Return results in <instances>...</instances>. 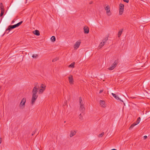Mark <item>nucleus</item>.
I'll return each instance as SVG.
<instances>
[{
  "mask_svg": "<svg viewBox=\"0 0 150 150\" xmlns=\"http://www.w3.org/2000/svg\"><path fill=\"white\" fill-rule=\"evenodd\" d=\"M55 38L54 36H52L51 38V40L52 42H54L55 40Z\"/></svg>",
  "mask_w": 150,
  "mask_h": 150,
  "instance_id": "nucleus-20",
  "label": "nucleus"
},
{
  "mask_svg": "<svg viewBox=\"0 0 150 150\" xmlns=\"http://www.w3.org/2000/svg\"><path fill=\"white\" fill-rule=\"evenodd\" d=\"M46 87L45 85L41 84L40 87V88L39 91L38 93L39 94H42L45 89Z\"/></svg>",
  "mask_w": 150,
  "mask_h": 150,
  "instance_id": "nucleus-4",
  "label": "nucleus"
},
{
  "mask_svg": "<svg viewBox=\"0 0 150 150\" xmlns=\"http://www.w3.org/2000/svg\"><path fill=\"white\" fill-rule=\"evenodd\" d=\"M100 106L103 108H105L106 107V105L104 101L100 100Z\"/></svg>",
  "mask_w": 150,
  "mask_h": 150,
  "instance_id": "nucleus-13",
  "label": "nucleus"
},
{
  "mask_svg": "<svg viewBox=\"0 0 150 150\" xmlns=\"http://www.w3.org/2000/svg\"><path fill=\"white\" fill-rule=\"evenodd\" d=\"M144 139H146L147 138V136H145L144 137Z\"/></svg>",
  "mask_w": 150,
  "mask_h": 150,
  "instance_id": "nucleus-28",
  "label": "nucleus"
},
{
  "mask_svg": "<svg viewBox=\"0 0 150 150\" xmlns=\"http://www.w3.org/2000/svg\"><path fill=\"white\" fill-rule=\"evenodd\" d=\"M75 62H73L69 66V67L74 68V67Z\"/></svg>",
  "mask_w": 150,
  "mask_h": 150,
  "instance_id": "nucleus-19",
  "label": "nucleus"
},
{
  "mask_svg": "<svg viewBox=\"0 0 150 150\" xmlns=\"http://www.w3.org/2000/svg\"><path fill=\"white\" fill-rule=\"evenodd\" d=\"M141 120L140 117H139L138 119L137 120L136 122H134L130 126V127L129 129H132L134 127L137 125L140 122Z\"/></svg>",
  "mask_w": 150,
  "mask_h": 150,
  "instance_id": "nucleus-6",
  "label": "nucleus"
},
{
  "mask_svg": "<svg viewBox=\"0 0 150 150\" xmlns=\"http://www.w3.org/2000/svg\"><path fill=\"white\" fill-rule=\"evenodd\" d=\"M79 110L82 112H83L85 110L84 102L82 100L81 97L79 98Z\"/></svg>",
  "mask_w": 150,
  "mask_h": 150,
  "instance_id": "nucleus-2",
  "label": "nucleus"
},
{
  "mask_svg": "<svg viewBox=\"0 0 150 150\" xmlns=\"http://www.w3.org/2000/svg\"><path fill=\"white\" fill-rule=\"evenodd\" d=\"M2 141L1 138H0V144L1 143Z\"/></svg>",
  "mask_w": 150,
  "mask_h": 150,
  "instance_id": "nucleus-29",
  "label": "nucleus"
},
{
  "mask_svg": "<svg viewBox=\"0 0 150 150\" xmlns=\"http://www.w3.org/2000/svg\"><path fill=\"white\" fill-rule=\"evenodd\" d=\"M40 86L38 85L35 86V87L33 88L32 93V97L31 98L30 103L32 105L34 104L36 101L38 97V95L37 93L38 92V90Z\"/></svg>",
  "mask_w": 150,
  "mask_h": 150,
  "instance_id": "nucleus-1",
  "label": "nucleus"
},
{
  "mask_svg": "<svg viewBox=\"0 0 150 150\" xmlns=\"http://www.w3.org/2000/svg\"><path fill=\"white\" fill-rule=\"evenodd\" d=\"M32 57L34 58L37 59L38 57V54H33V55Z\"/></svg>",
  "mask_w": 150,
  "mask_h": 150,
  "instance_id": "nucleus-21",
  "label": "nucleus"
},
{
  "mask_svg": "<svg viewBox=\"0 0 150 150\" xmlns=\"http://www.w3.org/2000/svg\"><path fill=\"white\" fill-rule=\"evenodd\" d=\"M68 78L69 83L71 84H73V83L74 80L72 76L71 75L69 76Z\"/></svg>",
  "mask_w": 150,
  "mask_h": 150,
  "instance_id": "nucleus-14",
  "label": "nucleus"
},
{
  "mask_svg": "<svg viewBox=\"0 0 150 150\" xmlns=\"http://www.w3.org/2000/svg\"><path fill=\"white\" fill-rule=\"evenodd\" d=\"M122 30H121L119 31L118 32V37H120V36H121V34L122 33Z\"/></svg>",
  "mask_w": 150,
  "mask_h": 150,
  "instance_id": "nucleus-22",
  "label": "nucleus"
},
{
  "mask_svg": "<svg viewBox=\"0 0 150 150\" xmlns=\"http://www.w3.org/2000/svg\"><path fill=\"white\" fill-rule=\"evenodd\" d=\"M93 3V2L92 1H91V2L90 3V4H92Z\"/></svg>",
  "mask_w": 150,
  "mask_h": 150,
  "instance_id": "nucleus-31",
  "label": "nucleus"
},
{
  "mask_svg": "<svg viewBox=\"0 0 150 150\" xmlns=\"http://www.w3.org/2000/svg\"><path fill=\"white\" fill-rule=\"evenodd\" d=\"M104 134V132H103L101 134H100L99 135L98 137H101Z\"/></svg>",
  "mask_w": 150,
  "mask_h": 150,
  "instance_id": "nucleus-24",
  "label": "nucleus"
},
{
  "mask_svg": "<svg viewBox=\"0 0 150 150\" xmlns=\"http://www.w3.org/2000/svg\"><path fill=\"white\" fill-rule=\"evenodd\" d=\"M124 5L122 4H120L119 5V14L121 15L124 11Z\"/></svg>",
  "mask_w": 150,
  "mask_h": 150,
  "instance_id": "nucleus-7",
  "label": "nucleus"
},
{
  "mask_svg": "<svg viewBox=\"0 0 150 150\" xmlns=\"http://www.w3.org/2000/svg\"><path fill=\"white\" fill-rule=\"evenodd\" d=\"M76 132L75 131H71L70 132V137H72L74 135L76 134Z\"/></svg>",
  "mask_w": 150,
  "mask_h": 150,
  "instance_id": "nucleus-17",
  "label": "nucleus"
},
{
  "mask_svg": "<svg viewBox=\"0 0 150 150\" xmlns=\"http://www.w3.org/2000/svg\"><path fill=\"white\" fill-rule=\"evenodd\" d=\"M34 133H33V134H32V135H33L34 134Z\"/></svg>",
  "mask_w": 150,
  "mask_h": 150,
  "instance_id": "nucleus-32",
  "label": "nucleus"
},
{
  "mask_svg": "<svg viewBox=\"0 0 150 150\" xmlns=\"http://www.w3.org/2000/svg\"><path fill=\"white\" fill-rule=\"evenodd\" d=\"M81 44V42L80 41H77L74 46V48L75 50L77 49L79 47Z\"/></svg>",
  "mask_w": 150,
  "mask_h": 150,
  "instance_id": "nucleus-12",
  "label": "nucleus"
},
{
  "mask_svg": "<svg viewBox=\"0 0 150 150\" xmlns=\"http://www.w3.org/2000/svg\"><path fill=\"white\" fill-rule=\"evenodd\" d=\"M124 1L128 3L129 2V0H123Z\"/></svg>",
  "mask_w": 150,
  "mask_h": 150,
  "instance_id": "nucleus-26",
  "label": "nucleus"
},
{
  "mask_svg": "<svg viewBox=\"0 0 150 150\" xmlns=\"http://www.w3.org/2000/svg\"><path fill=\"white\" fill-rule=\"evenodd\" d=\"M17 27V26L16 24L12 25L9 26L8 28L6 30L5 33H7V34L8 33L11 29Z\"/></svg>",
  "mask_w": 150,
  "mask_h": 150,
  "instance_id": "nucleus-8",
  "label": "nucleus"
},
{
  "mask_svg": "<svg viewBox=\"0 0 150 150\" xmlns=\"http://www.w3.org/2000/svg\"><path fill=\"white\" fill-rule=\"evenodd\" d=\"M103 90H100V92H99V93H102L103 92Z\"/></svg>",
  "mask_w": 150,
  "mask_h": 150,
  "instance_id": "nucleus-27",
  "label": "nucleus"
},
{
  "mask_svg": "<svg viewBox=\"0 0 150 150\" xmlns=\"http://www.w3.org/2000/svg\"><path fill=\"white\" fill-rule=\"evenodd\" d=\"M0 8L1 11L0 16L1 17L3 16L5 11L4 7L2 3L0 4Z\"/></svg>",
  "mask_w": 150,
  "mask_h": 150,
  "instance_id": "nucleus-9",
  "label": "nucleus"
},
{
  "mask_svg": "<svg viewBox=\"0 0 150 150\" xmlns=\"http://www.w3.org/2000/svg\"><path fill=\"white\" fill-rule=\"evenodd\" d=\"M107 40L106 39H103L102 42L100 43V45L98 46V48L99 49L102 48L104 45L105 43L106 42Z\"/></svg>",
  "mask_w": 150,
  "mask_h": 150,
  "instance_id": "nucleus-11",
  "label": "nucleus"
},
{
  "mask_svg": "<svg viewBox=\"0 0 150 150\" xmlns=\"http://www.w3.org/2000/svg\"><path fill=\"white\" fill-rule=\"evenodd\" d=\"M111 150H117L116 149H112Z\"/></svg>",
  "mask_w": 150,
  "mask_h": 150,
  "instance_id": "nucleus-30",
  "label": "nucleus"
},
{
  "mask_svg": "<svg viewBox=\"0 0 150 150\" xmlns=\"http://www.w3.org/2000/svg\"><path fill=\"white\" fill-rule=\"evenodd\" d=\"M83 30L85 33L88 34L89 33V28L87 26H85L84 27Z\"/></svg>",
  "mask_w": 150,
  "mask_h": 150,
  "instance_id": "nucleus-15",
  "label": "nucleus"
},
{
  "mask_svg": "<svg viewBox=\"0 0 150 150\" xmlns=\"http://www.w3.org/2000/svg\"><path fill=\"white\" fill-rule=\"evenodd\" d=\"M33 33L35 35L38 36L40 35V33L39 30H36L33 31Z\"/></svg>",
  "mask_w": 150,
  "mask_h": 150,
  "instance_id": "nucleus-18",
  "label": "nucleus"
},
{
  "mask_svg": "<svg viewBox=\"0 0 150 150\" xmlns=\"http://www.w3.org/2000/svg\"><path fill=\"white\" fill-rule=\"evenodd\" d=\"M79 118L81 119V120H82V115H81V114H80L79 116Z\"/></svg>",
  "mask_w": 150,
  "mask_h": 150,
  "instance_id": "nucleus-25",
  "label": "nucleus"
},
{
  "mask_svg": "<svg viewBox=\"0 0 150 150\" xmlns=\"http://www.w3.org/2000/svg\"><path fill=\"white\" fill-rule=\"evenodd\" d=\"M117 63L118 61L116 60H115L113 63L112 64L111 66H110L109 67V69L110 70H111L115 68V67L116 66Z\"/></svg>",
  "mask_w": 150,
  "mask_h": 150,
  "instance_id": "nucleus-10",
  "label": "nucleus"
},
{
  "mask_svg": "<svg viewBox=\"0 0 150 150\" xmlns=\"http://www.w3.org/2000/svg\"><path fill=\"white\" fill-rule=\"evenodd\" d=\"M26 100V99L25 98H23L22 99L19 104V107L20 108L23 109L25 108Z\"/></svg>",
  "mask_w": 150,
  "mask_h": 150,
  "instance_id": "nucleus-3",
  "label": "nucleus"
},
{
  "mask_svg": "<svg viewBox=\"0 0 150 150\" xmlns=\"http://www.w3.org/2000/svg\"><path fill=\"white\" fill-rule=\"evenodd\" d=\"M106 11V14L108 16H110L111 15V13L110 12V6L108 5H107V6H105L104 7Z\"/></svg>",
  "mask_w": 150,
  "mask_h": 150,
  "instance_id": "nucleus-5",
  "label": "nucleus"
},
{
  "mask_svg": "<svg viewBox=\"0 0 150 150\" xmlns=\"http://www.w3.org/2000/svg\"><path fill=\"white\" fill-rule=\"evenodd\" d=\"M112 96L117 100H119L122 102H123V101L118 96H117L115 94L112 93Z\"/></svg>",
  "mask_w": 150,
  "mask_h": 150,
  "instance_id": "nucleus-16",
  "label": "nucleus"
},
{
  "mask_svg": "<svg viewBox=\"0 0 150 150\" xmlns=\"http://www.w3.org/2000/svg\"><path fill=\"white\" fill-rule=\"evenodd\" d=\"M52 61H53V62H54V60H52Z\"/></svg>",
  "mask_w": 150,
  "mask_h": 150,
  "instance_id": "nucleus-33",
  "label": "nucleus"
},
{
  "mask_svg": "<svg viewBox=\"0 0 150 150\" xmlns=\"http://www.w3.org/2000/svg\"><path fill=\"white\" fill-rule=\"evenodd\" d=\"M22 21H21L20 22L16 24V25H17V27H18L20 25L22 24Z\"/></svg>",
  "mask_w": 150,
  "mask_h": 150,
  "instance_id": "nucleus-23",
  "label": "nucleus"
},
{
  "mask_svg": "<svg viewBox=\"0 0 150 150\" xmlns=\"http://www.w3.org/2000/svg\"><path fill=\"white\" fill-rule=\"evenodd\" d=\"M14 22V21H12V23Z\"/></svg>",
  "mask_w": 150,
  "mask_h": 150,
  "instance_id": "nucleus-34",
  "label": "nucleus"
}]
</instances>
